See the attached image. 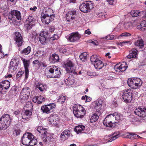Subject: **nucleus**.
Here are the masks:
<instances>
[{
	"label": "nucleus",
	"instance_id": "f257e3e1",
	"mask_svg": "<svg viewBox=\"0 0 146 146\" xmlns=\"http://www.w3.org/2000/svg\"><path fill=\"white\" fill-rule=\"evenodd\" d=\"M36 130L38 133L42 135L43 141L45 144H48L50 146H53L55 145V141L51 135L47 132V130L46 128L42 126H39Z\"/></svg>",
	"mask_w": 146,
	"mask_h": 146
},
{
	"label": "nucleus",
	"instance_id": "f03ea898",
	"mask_svg": "<svg viewBox=\"0 0 146 146\" xmlns=\"http://www.w3.org/2000/svg\"><path fill=\"white\" fill-rule=\"evenodd\" d=\"M45 74L47 77L53 78L59 77L61 74L60 68L55 66H51L46 68Z\"/></svg>",
	"mask_w": 146,
	"mask_h": 146
},
{
	"label": "nucleus",
	"instance_id": "7ed1b4c3",
	"mask_svg": "<svg viewBox=\"0 0 146 146\" xmlns=\"http://www.w3.org/2000/svg\"><path fill=\"white\" fill-rule=\"evenodd\" d=\"M73 108L74 115L77 118H82L86 114L85 109L80 105H75Z\"/></svg>",
	"mask_w": 146,
	"mask_h": 146
},
{
	"label": "nucleus",
	"instance_id": "20e7f679",
	"mask_svg": "<svg viewBox=\"0 0 146 146\" xmlns=\"http://www.w3.org/2000/svg\"><path fill=\"white\" fill-rule=\"evenodd\" d=\"M11 119L8 114L2 115L0 119V129H5L10 124Z\"/></svg>",
	"mask_w": 146,
	"mask_h": 146
},
{
	"label": "nucleus",
	"instance_id": "39448f33",
	"mask_svg": "<svg viewBox=\"0 0 146 146\" xmlns=\"http://www.w3.org/2000/svg\"><path fill=\"white\" fill-rule=\"evenodd\" d=\"M63 64V66L65 68L67 72L73 73L74 74H77L76 72L75 71L74 63L71 61L69 60H67L64 62Z\"/></svg>",
	"mask_w": 146,
	"mask_h": 146
},
{
	"label": "nucleus",
	"instance_id": "423d86ee",
	"mask_svg": "<svg viewBox=\"0 0 146 146\" xmlns=\"http://www.w3.org/2000/svg\"><path fill=\"white\" fill-rule=\"evenodd\" d=\"M94 5L92 1H87L80 5V10L84 13H87L90 11V10L94 7Z\"/></svg>",
	"mask_w": 146,
	"mask_h": 146
},
{
	"label": "nucleus",
	"instance_id": "0eeeda50",
	"mask_svg": "<svg viewBox=\"0 0 146 146\" xmlns=\"http://www.w3.org/2000/svg\"><path fill=\"white\" fill-rule=\"evenodd\" d=\"M90 60L96 69H100L104 66V64L103 62L97 57V55H92L91 57Z\"/></svg>",
	"mask_w": 146,
	"mask_h": 146
},
{
	"label": "nucleus",
	"instance_id": "6e6552de",
	"mask_svg": "<svg viewBox=\"0 0 146 146\" xmlns=\"http://www.w3.org/2000/svg\"><path fill=\"white\" fill-rule=\"evenodd\" d=\"M8 18L9 21L12 23L15 22L17 19L21 20V13L15 10L12 11L9 14Z\"/></svg>",
	"mask_w": 146,
	"mask_h": 146
},
{
	"label": "nucleus",
	"instance_id": "1a4fd4ad",
	"mask_svg": "<svg viewBox=\"0 0 146 146\" xmlns=\"http://www.w3.org/2000/svg\"><path fill=\"white\" fill-rule=\"evenodd\" d=\"M123 98L126 103L131 102L132 99V91L128 89L125 91L123 94Z\"/></svg>",
	"mask_w": 146,
	"mask_h": 146
},
{
	"label": "nucleus",
	"instance_id": "9d476101",
	"mask_svg": "<svg viewBox=\"0 0 146 146\" xmlns=\"http://www.w3.org/2000/svg\"><path fill=\"white\" fill-rule=\"evenodd\" d=\"M33 137L32 134L30 133H25L23 135L22 139V143L25 145L29 146L30 139Z\"/></svg>",
	"mask_w": 146,
	"mask_h": 146
},
{
	"label": "nucleus",
	"instance_id": "9b49d317",
	"mask_svg": "<svg viewBox=\"0 0 146 146\" xmlns=\"http://www.w3.org/2000/svg\"><path fill=\"white\" fill-rule=\"evenodd\" d=\"M19 59L17 57H14L12 59L10 63L9 71L13 72L17 69L18 65Z\"/></svg>",
	"mask_w": 146,
	"mask_h": 146
},
{
	"label": "nucleus",
	"instance_id": "f8f14e48",
	"mask_svg": "<svg viewBox=\"0 0 146 146\" xmlns=\"http://www.w3.org/2000/svg\"><path fill=\"white\" fill-rule=\"evenodd\" d=\"M14 40L15 41V44L18 47L21 46L23 42V38L21 33L18 32L15 33Z\"/></svg>",
	"mask_w": 146,
	"mask_h": 146
},
{
	"label": "nucleus",
	"instance_id": "ddd939ff",
	"mask_svg": "<svg viewBox=\"0 0 146 146\" xmlns=\"http://www.w3.org/2000/svg\"><path fill=\"white\" fill-rule=\"evenodd\" d=\"M55 106L54 104H50L42 106L41 110L43 113H48L52 111L51 110L54 108Z\"/></svg>",
	"mask_w": 146,
	"mask_h": 146
},
{
	"label": "nucleus",
	"instance_id": "4468645a",
	"mask_svg": "<svg viewBox=\"0 0 146 146\" xmlns=\"http://www.w3.org/2000/svg\"><path fill=\"white\" fill-rule=\"evenodd\" d=\"M80 38L81 35L78 32L73 33L70 35L68 40L70 42H74L79 40Z\"/></svg>",
	"mask_w": 146,
	"mask_h": 146
},
{
	"label": "nucleus",
	"instance_id": "2eb2a0df",
	"mask_svg": "<svg viewBox=\"0 0 146 146\" xmlns=\"http://www.w3.org/2000/svg\"><path fill=\"white\" fill-rule=\"evenodd\" d=\"M50 14L43 15L42 14L41 17L42 21L45 22L46 24H48L50 21L54 20L55 17L54 16L50 17Z\"/></svg>",
	"mask_w": 146,
	"mask_h": 146
},
{
	"label": "nucleus",
	"instance_id": "dca6fc26",
	"mask_svg": "<svg viewBox=\"0 0 146 146\" xmlns=\"http://www.w3.org/2000/svg\"><path fill=\"white\" fill-rule=\"evenodd\" d=\"M134 113L140 117H144L146 116V108H137L134 111Z\"/></svg>",
	"mask_w": 146,
	"mask_h": 146
},
{
	"label": "nucleus",
	"instance_id": "f3484780",
	"mask_svg": "<svg viewBox=\"0 0 146 146\" xmlns=\"http://www.w3.org/2000/svg\"><path fill=\"white\" fill-rule=\"evenodd\" d=\"M76 11L75 10L69 11L66 14V17L67 21L69 22H72L75 18Z\"/></svg>",
	"mask_w": 146,
	"mask_h": 146
},
{
	"label": "nucleus",
	"instance_id": "a211bd4d",
	"mask_svg": "<svg viewBox=\"0 0 146 146\" xmlns=\"http://www.w3.org/2000/svg\"><path fill=\"white\" fill-rule=\"evenodd\" d=\"M34 23V19L32 16H29L25 22V26L28 30L31 29Z\"/></svg>",
	"mask_w": 146,
	"mask_h": 146
},
{
	"label": "nucleus",
	"instance_id": "6ab92c4d",
	"mask_svg": "<svg viewBox=\"0 0 146 146\" xmlns=\"http://www.w3.org/2000/svg\"><path fill=\"white\" fill-rule=\"evenodd\" d=\"M127 67L128 66L126 65V63L123 62L121 64H116L114 68L116 71L120 72L125 71Z\"/></svg>",
	"mask_w": 146,
	"mask_h": 146
},
{
	"label": "nucleus",
	"instance_id": "aec40b11",
	"mask_svg": "<svg viewBox=\"0 0 146 146\" xmlns=\"http://www.w3.org/2000/svg\"><path fill=\"white\" fill-rule=\"evenodd\" d=\"M22 60L25 68V78H27L29 74L28 68L30 65V61L29 60H26L24 58Z\"/></svg>",
	"mask_w": 146,
	"mask_h": 146
},
{
	"label": "nucleus",
	"instance_id": "412c9836",
	"mask_svg": "<svg viewBox=\"0 0 146 146\" xmlns=\"http://www.w3.org/2000/svg\"><path fill=\"white\" fill-rule=\"evenodd\" d=\"M38 38L41 44H44L47 42L48 39L44 32H42L40 33Z\"/></svg>",
	"mask_w": 146,
	"mask_h": 146
},
{
	"label": "nucleus",
	"instance_id": "4be33fe9",
	"mask_svg": "<svg viewBox=\"0 0 146 146\" xmlns=\"http://www.w3.org/2000/svg\"><path fill=\"white\" fill-rule=\"evenodd\" d=\"M10 82L7 80L2 81L0 84V91H2L4 89H7L10 86Z\"/></svg>",
	"mask_w": 146,
	"mask_h": 146
},
{
	"label": "nucleus",
	"instance_id": "5701e85b",
	"mask_svg": "<svg viewBox=\"0 0 146 146\" xmlns=\"http://www.w3.org/2000/svg\"><path fill=\"white\" fill-rule=\"evenodd\" d=\"M121 136L123 138H128L131 139H136L137 137L141 138L139 135L132 133H125L122 135Z\"/></svg>",
	"mask_w": 146,
	"mask_h": 146
},
{
	"label": "nucleus",
	"instance_id": "b1692460",
	"mask_svg": "<svg viewBox=\"0 0 146 146\" xmlns=\"http://www.w3.org/2000/svg\"><path fill=\"white\" fill-rule=\"evenodd\" d=\"M109 117L108 116L105 118L104 120L103 124L104 125L106 126L109 127H114L116 125L115 124H114L113 123H111L110 121V118H108Z\"/></svg>",
	"mask_w": 146,
	"mask_h": 146
},
{
	"label": "nucleus",
	"instance_id": "393cba45",
	"mask_svg": "<svg viewBox=\"0 0 146 146\" xmlns=\"http://www.w3.org/2000/svg\"><path fill=\"white\" fill-rule=\"evenodd\" d=\"M33 101L34 103L40 104L44 101V99L41 96H35L33 98Z\"/></svg>",
	"mask_w": 146,
	"mask_h": 146
},
{
	"label": "nucleus",
	"instance_id": "a878e982",
	"mask_svg": "<svg viewBox=\"0 0 146 146\" xmlns=\"http://www.w3.org/2000/svg\"><path fill=\"white\" fill-rule=\"evenodd\" d=\"M136 22L134 21L133 24L131 22L125 23L124 24V27L125 29L127 30L131 29L133 27H135L137 25L135 24Z\"/></svg>",
	"mask_w": 146,
	"mask_h": 146
},
{
	"label": "nucleus",
	"instance_id": "bb28decb",
	"mask_svg": "<svg viewBox=\"0 0 146 146\" xmlns=\"http://www.w3.org/2000/svg\"><path fill=\"white\" fill-rule=\"evenodd\" d=\"M117 113H114L113 114H110L108 115L109 117L108 118H110V121L111 123H113L114 124H115L116 123L115 121L117 120Z\"/></svg>",
	"mask_w": 146,
	"mask_h": 146
},
{
	"label": "nucleus",
	"instance_id": "cd10ccee",
	"mask_svg": "<svg viewBox=\"0 0 146 146\" xmlns=\"http://www.w3.org/2000/svg\"><path fill=\"white\" fill-rule=\"evenodd\" d=\"M32 115V112L29 110H27L22 114V117L23 119H27L29 118Z\"/></svg>",
	"mask_w": 146,
	"mask_h": 146
},
{
	"label": "nucleus",
	"instance_id": "c85d7f7f",
	"mask_svg": "<svg viewBox=\"0 0 146 146\" xmlns=\"http://www.w3.org/2000/svg\"><path fill=\"white\" fill-rule=\"evenodd\" d=\"M137 51L135 49H133L130 52L129 54L127 56L128 58H136L137 57Z\"/></svg>",
	"mask_w": 146,
	"mask_h": 146
},
{
	"label": "nucleus",
	"instance_id": "c756f323",
	"mask_svg": "<svg viewBox=\"0 0 146 146\" xmlns=\"http://www.w3.org/2000/svg\"><path fill=\"white\" fill-rule=\"evenodd\" d=\"M85 129L84 126L80 125L76 126L74 128V130L78 134L84 133Z\"/></svg>",
	"mask_w": 146,
	"mask_h": 146
},
{
	"label": "nucleus",
	"instance_id": "7c9ffc66",
	"mask_svg": "<svg viewBox=\"0 0 146 146\" xmlns=\"http://www.w3.org/2000/svg\"><path fill=\"white\" fill-rule=\"evenodd\" d=\"M58 119V116L56 115H51L48 117L49 121L50 123L52 124H55Z\"/></svg>",
	"mask_w": 146,
	"mask_h": 146
},
{
	"label": "nucleus",
	"instance_id": "2f4dec72",
	"mask_svg": "<svg viewBox=\"0 0 146 146\" xmlns=\"http://www.w3.org/2000/svg\"><path fill=\"white\" fill-rule=\"evenodd\" d=\"M134 79L136 89L140 87L142 85L143 83L141 80L139 78H134Z\"/></svg>",
	"mask_w": 146,
	"mask_h": 146
},
{
	"label": "nucleus",
	"instance_id": "473e14b6",
	"mask_svg": "<svg viewBox=\"0 0 146 146\" xmlns=\"http://www.w3.org/2000/svg\"><path fill=\"white\" fill-rule=\"evenodd\" d=\"M119 132H115L112 134V135L111 136L108 142H111L116 139L119 137Z\"/></svg>",
	"mask_w": 146,
	"mask_h": 146
},
{
	"label": "nucleus",
	"instance_id": "72a5a7b5",
	"mask_svg": "<svg viewBox=\"0 0 146 146\" xmlns=\"http://www.w3.org/2000/svg\"><path fill=\"white\" fill-rule=\"evenodd\" d=\"M59 59V58L58 55L55 54H53L50 58V61L52 63H54L58 61Z\"/></svg>",
	"mask_w": 146,
	"mask_h": 146
},
{
	"label": "nucleus",
	"instance_id": "f704fd0d",
	"mask_svg": "<svg viewBox=\"0 0 146 146\" xmlns=\"http://www.w3.org/2000/svg\"><path fill=\"white\" fill-rule=\"evenodd\" d=\"M134 78H131L127 80V83L129 86L133 89H136L134 82Z\"/></svg>",
	"mask_w": 146,
	"mask_h": 146
},
{
	"label": "nucleus",
	"instance_id": "c9c22d12",
	"mask_svg": "<svg viewBox=\"0 0 146 146\" xmlns=\"http://www.w3.org/2000/svg\"><path fill=\"white\" fill-rule=\"evenodd\" d=\"M93 105L94 106V108L96 110V112H98V113H100V111L101 110L102 105L99 103V102H94Z\"/></svg>",
	"mask_w": 146,
	"mask_h": 146
},
{
	"label": "nucleus",
	"instance_id": "e433bc0d",
	"mask_svg": "<svg viewBox=\"0 0 146 146\" xmlns=\"http://www.w3.org/2000/svg\"><path fill=\"white\" fill-rule=\"evenodd\" d=\"M134 44L136 46L139 47L141 48H143L144 45V41L142 39L137 40L134 43Z\"/></svg>",
	"mask_w": 146,
	"mask_h": 146
},
{
	"label": "nucleus",
	"instance_id": "4c0bfd02",
	"mask_svg": "<svg viewBox=\"0 0 146 146\" xmlns=\"http://www.w3.org/2000/svg\"><path fill=\"white\" fill-rule=\"evenodd\" d=\"M36 87L37 89H38L41 92L45 90L47 88V87L45 85L39 83L36 84Z\"/></svg>",
	"mask_w": 146,
	"mask_h": 146
},
{
	"label": "nucleus",
	"instance_id": "58836bf2",
	"mask_svg": "<svg viewBox=\"0 0 146 146\" xmlns=\"http://www.w3.org/2000/svg\"><path fill=\"white\" fill-rule=\"evenodd\" d=\"M100 114V113H94L92 115L90 119V122L93 123L97 121L99 118V115Z\"/></svg>",
	"mask_w": 146,
	"mask_h": 146
},
{
	"label": "nucleus",
	"instance_id": "ea45409f",
	"mask_svg": "<svg viewBox=\"0 0 146 146\" xmlns=\"http://www.w3.org/2000/svg\"><path fill=\"white\" fill-rule=\"evenodd\" d=\"M143 12L141 11L139 12V11L132 10L131 12V15L133 17H136L137 16H141V14H143Z\"/></svg>",
	"mask_w": 146,
	"mask_h": 146
},
{
	"label": "nucleus",
	"instance_id": "a19ab883",
	"mask_svg": "<svg viewBox=\"0 0 146 146\" xmlns=\"http://www.w3.org/2000/svg\"><path fill=\"white\" fill-rule=\"evenodd\" d=\"M87 56L86 52H84L82 53L79 56L80 60L82 62H85L87 60Z\"/></svg>",
	"mask_w": 146,
	"mask_h": 146
},
{
	"label": "nucleus",
	"instance_id": "79ce46f5",
	"mask_svg": "<svg viewBox=\"0 0 146 146\" xmlns=\"http://www.w3.org/2000/svg\"><path fill=\"white\" fill-rule=\"evenodd\" d=\"M66 100V96L61 95L59 96L58 102L62 104L65 102Z\"/></svg>",
	"mask_w": 146,
	"mask_h": 146
},
{
	"label": "nucleus",
	"instance_id": "37998d69",
	"mask_svg": "<svg viewBox=\"0 0 146 146\" xmlns=\"http://www.w3.org/2000/svg\"><path fill=\"white\" fill-rule=\"evenodd\" d=\"M31 50V47L29 46H28L27 48H25L22 50L21 51V53L25 55H28L30 52Z\"/></svg>",
	"mask_w": 146,
	"mask_h": 146
},
{
	"label": "nucleus",
	"instance_id": "c03bdc74",
	"mask_svg": "<svg viewBox=\"0 0 146 146\" xmlns=\"http://www.w3.org/2000/svg\"><path fill=\"white\" fill-rule=\"evenodd\" d=\"M66 84L67 85H71L74 83L73 79L69 77L68 78L65 80Z\"/></svg>",
	"mask_w": 146,
	"mask_h": 146
},
{
	"label": "nucleus",
	"instance_id": "a18cd8bd",
	"mask_svg": "<svg viewBox=\"0 0 146 146\" xmlns=\"http://www.w3.org/2000/svg\"><path fill=\"white\" fill-rule=\"evenodd\" d=\"M30 89L28 87H26L22 89L21 92L29 96L30 93Z\"/></svg>",
	"mask_w": 146,
	"mask_h": 146
},
{
	"label": "nucleus",
	"instance_id": "49530a36",
	"mask_svg": "<svg viewBox=\"0 0 146 146\" xmlns=\"http://www.w3.org/2000/svg\"><path fill=\"white\" fill-rule=\"evenodd\" d=\"M28 96L29 95H27L26 94L21 92L20 94V98L21 100H25L28 98Z\"/></svg>",
	"mask_w": 146,
	"mask_h": 146
},
{
	"label": "nucleus",
	"instance_id": "de8ad7c7",
	"mask_svg": "<svg viewBox=\"0 0 146 146\" xmlns=\"http://www.w3.org/2000/svg\"><path fill=\"white\" fill-rule=\"evenodd\" d=\"M30 141L29 142V146H33L36 144L37 142V140L34 138L33 135V137L32 139H30Z\"/></svg>",
	"mask_w": 146,
	"mask_h": 146
},
{
	"label": "nucleus",
	"instance_id": "09e8293b",
	"mask_svg": "<svg viewBox=\"0 0 146 146\" xmlns=\"http://www.w3.org/2000/svg\"><path fill=\"white\" fill-rule=\"evenodd\" d=\"M63 135H65L68 137L70 136V131L68 129H66L64 130L62 133Z\"/></svg>",
	"mask_w": 146,
	"mask_h": 146
},
{
	"label": "nucleus",
	"instance_id": "8fccbe9b",
	"mask_svg": "<svg viewBox=\"0 0 146 146\" xmlns=\"http://www.w3.org/2000/svg\"><path fill=\"white\" fill-rule=\"evenodd\" d=\"M26 107L29 109V110L32 109L33 106L32 103L31 102H28L26 104Z\"/></svg>",
	"mask_w": 146,
	"mask_h": 146
},
{
	"label": "nucleus",
	"instance_id": "3c124183",
	"mask_svg": "<svg viewBox=\"0 0 146 146\" xmlns=\"http://www.w3.org/2000/svg\"><path fill=\"white\" fill-rule=\"evenodd\" d=\"M59 52L60 53L65 54L67 55V50L64 48H61L59 50Z\"/></svg>",
	"mask_w": 146,
	"mask_h": 146
},
{
	"label": "nucleus",
	"instance_id": "603ef678",
	"mask_svg": "<svg viewBox=\"0 0 146 146\" xmlns=\"http://www.w3.org/2000/svg\"><path fill=\"white\" fill-rule=\"evenodd\" d=\"M135 24L137 25L136 26H137V29L142 31H145V29H143L142 27L141 24L138 25V24L136 22Z\"/></svg>",
	"mask_w": 146,
	"mask_h": 146
},
{
	"label": "nucleus",
	"instance_id": "864d4df0",
	"mask_svg": "<svg viewBox=\"0 0 146 146\" xmlns=\"http://www.w3.org/2000/svg\"><path fill=\"white\" fill-rule=\"evenodd\" d=\"M131 35L128 32H125L121 33L120 35L121 36L127 37L131 36Z\"/></svg>",
	"mask_w": 146,
	"mask_h": 146
},
{
	"label": "nucleus",
	"instance_id": "5fc2aeb1",
	"mask_svg": "<svg viewBox=\"0 0 146 146\" xmlns=\"http://www.w3.org/2000/svg\"><path fill=\"white\" fill-rule=\"evenodd\" d=\"M60 139L62 141H64L66 139H68V137L67 136H66L65 135H63V133H61L60 135Z\"/></svg>",
	"mask_w": 146,
	"mask_h": 146
},
{
	"label": "nucleus",
	"instance_id": "6e6d98bb",
	"mask_svg": "<svg viewBox=\"0 0 146 146\" xmlns=\"http://www.w3.org/2000/svg\"><path fill=\"white\" fill-rule=\"evenodd\" d=\"M114 36L113 35H109L106 36L104 38L108 40H113L114 38Z\"/></svg>",
	"mask_w": 146,
	"mask_h": 146
},
{
	"label": "nucleus",
	"instance_id": "4d7b16f0",
	"mask_svg": "<svg viewBox=\"0 0 146 146\" xmlns=\"http://www.w3.org/2000/svg\"><path fill=\"white\" fill-rule=\"evenodd\" d=\"M24 71H20L18 72L16 75V77L19 78L21 76L24 74Z\"/></svg>",
	"mask_w": 146,
	"mask_h": 146
},
{
	"label": "nucleus",
	"instance_id": "13d9d810",
	"mask_svg": "<svg viewBox=\"0 0 146 146\" xmlns=\"http://www.w3.org/2000/svg\"><path fill=\"white\" fill-rule=\"evenodd\" d=\"M53 12L52 10L51 9H49L46 11V13L44 15H49V14H50V17L52 16H55L54 15H53L52 14Z\"/></svg>",
	"mask_w": 146,
	"mask_h": 146
},
{
	"label": "nucleus",
	"instance_id": "bf43d9fd",
	"mask_svg": "<svg viewBox=\"0 0 146 146\" xmlns=\"http://www.w3.org/2000/svg\"><path fill=\"white\" fill-rule=\"evenodd\" d=\"M140 24L142 27L143 29H145V30L146 29V21H143Z\"/></svg>",
	"mask_w": 146,
	"mask_h": 146
},
{
	"label": "nucleus",
	"instance_id": "052dcab7",
	"mask_svg": "<svg viewBox=\"0 0 146 146\" xmlns=\"http://www.w3.org/2000/svg\"><path fill=\"white\" fill-rule=\"evenodd\" d=\"M33 64L35 65L37 64L39 66L41 65L40 62L37 60H36L33 62Z\"/></svg>",
	"mask_w": 146,
	"mask_h": 146
},
{
	"label": "nucleus",
	"instance_id": "680f3d73",
	"mask_svg": "<svg viewBox=\"0 0 146 146\" xmlns=\"http://www.w3.org/2000/svg\"><path fill=\"white\" fill-rule=\"evenodd\" d=\"M125 43H127L129 45L131 44V43L130 41H123L122 42H120V44L121 45V46H123V44H125Z\"/></svg>",
	"mask_w": 146,
	"mask_h": 146
},
{
	"label": "nucleus",
	"instance_id": "e2e57ef3",
	"mask_svg": "<svg viewBox=\"0 0 146 146\" xmlns=\"http://www.w3.org/2000/svg\"><path fill=\"white\" fill-rule=\"evenodd\" d=\"M85 97H86V102H90L91 100V98L90 97H88L86 95H85Z\"/></svg>",
	"mask_w": 146,
	"mask_h": 146
},
{
	"label": "nucleus",
	"instance_id": "0e129e2a",
	"mask_svg": "<svg viewBox=\"0 0 146 146\" xmlns=\"http://www.w3.org/2000/svg\"><path fill=\"white\" fill-rule=\"evenodd\" d=\"M52 40H57L59 38V36L58 35H54L53 38H52Z\"/></svg>",
	"mask_w": 146,
	"mask_h": 146
},
{
	"label": "nucleus",
	"instance_id": "69168bd1",
	"mask_svg": "<svg viewBox=\"0 0 146 146\" xmlns=\"http://www.w3.org/2000/svg\"><path fill=\"white\" fill-rule=\"evenodd\" d=\"M20 132V130L19 129L15 130V132L16 133V135H19Z\"/></svg>",
	"mask_w": 146,
	"mask_h": 146
},
{
	"label": "nucleus",
	"instance_id": "338daca9",
	"mask_svg": "<svg viewBox=\"0 0 146 146\" xmlns=\"http://www.w3.org/2000/svg\"><path fill=\"white\" fill-rule=\"evenodd\" d=\"M55 29L54 26H51L49 28V31L51 32H53Z\"/></svg>",
	"mask_w": 146,
	"mask_h": 146
},
{
	"label": "nucleus",
	"instance_id": "774afa93",
	"mask_svg": "<svg viewBox=\"0 0 146 146\" xmlns=\"http://www.w3.org/2000/svg\"><path fill=\"white\" fill-rule=\"evenodd\" d=\"M85 33L86 34H87L88 35H89L91 34V32L90 31L89 29H88L87 30H86L85 31Z\"/></svg>",
	"mask_w": 146,
	"mask_h": 146
}]
</instances>
